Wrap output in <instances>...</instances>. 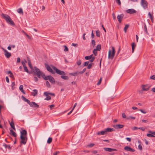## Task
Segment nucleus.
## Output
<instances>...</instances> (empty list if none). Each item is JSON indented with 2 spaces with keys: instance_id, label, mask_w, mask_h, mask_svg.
I'll return each instance as SVG.
<instances>
[{
  "instance_id": "obj_45",
  "label": "nucleus",
  "mask_w": 155,
  "mask_h": 155,
  "mask_svg": "<svg viewBox=\"0 0 155 155\" xmlns=\"http://www.w3.org/2000/svg\"><path fill=\"white\" fill-rule=\"evenodd\" d=\"M26 62H27V61L25 60V61H21V63L22 64L23 67L26 66L25 63H26Z\"/></svg>"
},
{
  "instance_id": "obj_62",
  "label": "nucleus",
  "mask_w": 155,
  "mask_h": 155,
  "mask_svg": "<svg viewBox=\"0 0 155 155\" xmlns=\"http://www.w3.org/2000/svg\"><path fill=\"white\" fill-rule=\"evenodd\" d=\"M138 148L140 150H142V147L140 144H139L138 146Z\"/></svg>"
},
{
  "instance_id": "obj_21",
  "label": "nucleus",
  "mask_w": 155,
  "mask_h": 155,
  "mask_svg": "<svg viewBox=\"0 0 155 155\" xmlns=\"http://www.w3.org/2000/svg\"><path fill=\"white\" fill-rule=\"evenodd\" d=\"M131 45L132 46V52L133 53L134 51V49L135 48L136 45L134 42L132 43Z\"/></svg>"
},
{
  "instance_id": "obj_1",
  "label": "nucleus",
  "mask_w": 155,
  "mask_h": 155,
  "mask_svg": "<svg viewBox=\"0 0 155 155\" xmlns=\"http://www.w3.org/2000/svg\"><path fill=\"white\" fill-rule=\"evenodd\" d=\"M20 145L21 146L22 144L25 145L28 140L27 137V132L25 130H22L20 132Z\"/></svg>"
},
{
  "instance_id": "obj_27",
  "label": "nucleus",
  "mask_w": 155,
  "mask_h": 155,
  "mask_svg": "<svg viewBox=\"0 0 155 155\" xmlns=\"http://www.w3.org/2000/svg\"><path fill=\"white\" fill-rule=\"evenodd\" d=\"M115 130L114 128H107V132H111L112 131H115Z\"/></svg>"
},
{
  "instance_id": "obj_55",
  "label": "nucleus",
  "mask_w": 155,
  "mask_h": 155,
  "mask_svg": "<svg viewBox=\"0 0 155 155\" xmlns=\"http://www.w3.org/2000/svg\"><path fill=\"white\" fill-rule=\"evenodd\" d=\"M108 88L109 89H110L112 87V85H111L110 84H108Z\"/></svg>"
},
{
  "instance_id": "obj_44",
  "label": "nucleus",
  "mask_w": 155,
  "mask_h": 155,
  "mask_svg": "<svg viewBox=\"0 0 155 155\" xmlns=\"http://www.w3.org/2000/svg\"><path fill=\"white\" fill-rule=\"evenodd\" d=\"M64 51H68V49L66 45H64Z\"/></svg>"
},
{
  "instance_id": "obj_54",
  "label": "nucleus",
  "mask_w": 155,
  "mask_h": 155,
  "mask_svg": "<svg viewBox=\"0 0 155 155\" xmlns=\"http://www.w3.org/2000/svg\"><path fill=\"white\" fill-rule=\"evenodd\" d=\"M101 80H102V78H101L100 80H99V81L98 82V83L97 84V85H99L101 84Z\"/></svg>"
},
{
  "instance_id": "obj_6",
  "label": "nucleus",
  "mask_w": 155,
  "mask_h": 155,
  "mask_svg": "<svg viewBox=\"0 0 155 155\" xmlns=\"http://www.w3.org/2000/svg\"><path fill=\"white\" fill-rule=\"evenodd\" d=\"M141 5L144 9H147L148 7V3L146 0H141L140 2Z\"/></svg>"
},
{
  "instance_id": "obj_34",
  "label": "nucleus",
  "mask_w": 155,
  "mask_h": 155,
  "mask_svg": "<svg viewBox=\"0 0 155 155\" xmlns=\"http://www.w3.org/2000/svg\"><path fill=\"white\" fill-rule=\"evenodd\" d=\"M135 119V117L132 116H128L127 117V120H131V119L134 120Z\"/></svg>"
},
{
  "instance_id": "obj_32",
  "label": "nucleus",
  "mask_w": 155,
  "mask_h": 155,
  "mask_svg": "<svg viewBox=\"0 0 155 155\" xmlns=\"http://www.w3.org/2000/svg\"><path fill=\"white\" fill-rule=\"evenodd\" d=\"M147 136L148 137H155V136L154 135H153V134H152L150 133L147 134Z\"/></svg>"
},
{
  "instance_id": "obj_60",
  "label": "nucleus",
  "mask_w": 155,
  "mask_h": 155,
  "mask_svg": "<svg viewBox=\"0 0 155 155\" xmlns=\"http://www.w3.org/2000/svg\"><path fill=\"white\" fill-rule=\"evenodd\" d=\"M150 78L153 80H155V75H153L150 77Z\"/></svg>"
},
{
  "instance_id": "obj_25",
  "label": "nucleus",
  "mask_w": 155,
  "mask_h": 155,
  "mask_svg": "<svg viewBox=\"0 0 155 155\" xmlns=\"http://www.w3.org/2000/svg\"><path fill=\"white\" fill-rule=\"evenodd\" d=\"M34 92H32V95L34 96H35L37 94L38 91L36 89H34L33 90Z\"/></svg>"
},
{
  "instance_id": "obj_17",
  "label": "nucleus",
  "mask_w": 155,
  "mask_h": 155,
  "mask_svg": "<svg viewBox=\"0 0 155 155\" xmlns=\"http://www.w3.org/2000/svg\"><path fill=\"white\" fill-rule=\"evenodd\" d=\"M153 13L152 12V14H151L150 12H149L148 14V16L150 18L151 20V21L153 23L154 21V18L153 15Z\"/></svg>"
},
{
  "instance_id": "obj_28",
  "label": "nucleus",
  "mask_w": 155,
  "mask_h": 155,
  "mask_svg": "<svg viewBox=\"0 0 155 155\" xmlns=\"http://www.w3.org/2000/svg\"><path fill=\"white\" fill-rule=\"evenodd\" d=\"M49 75L47 76H45L44 74H43L41 76L43 78H44L45 80H48V78H49Z\"/></svg>"
},
{
  "instance_id": "obj_37",
  "label": "nucleus",
  "mask_w": 155,
  "mask_h": 155,
  "mask_svg": "<svg viewBox=\"0 0 155 155\" xmlns=\"http://www.w3.org/2000/svg\"><path fill=\"white\" fill-rule=\"evenodd\" d=\"M129 26V25H125V26L124 28V30L125 32H126L127 31V30Z\"/></svg>"
},
{
  "instance_id": "obj_39",
  "label": "nucleus",
  "mask_w": 155,
  "mask_h": 155,
  "mask_svg": "<svg viewBox=\"0 0 155 155\" xmlns=\"http://www.w3.org/2000/svg\"><path fill=\"white\" fill-rule=\"evenodd\" d=\"M61 78L64 80H68V77L67 76H61Z\"/></svg>"
},
{
  "instance_id": "obj_22",
  "label": "nucleus",
  "mask_w": 155,
  "mask_h": 155,
  "mask_svg": "<svg viewBox=\"0 0 155 155\" xmlns=\"http://www.w3.org/2000/svg\"><path fill=\"white\" fill-rule=\"evenodd\" d=\"M19 89L21 92H22L24 94H25L23 90V86L22 85H21L19 87Z\"/></svg>"
},
{
  "instance_id": "obj_58",
  "label": "nucleus",
  "mask_w": 155,
  "mask_h": 155,
  "mask_svg": "<svg viewBox=\"0 0 155 155\" xmlns=\"http://www.w3.org/2000/svg\"><path fill=\"white\" fill-rule=\"evenodd\" d=\"M94 143H91L88 145H87V147H92L94 146Z\"/></svg>"
},
{
  "instance_id": "obj_48",
  "label": "nucleus",
  "mask_w": 155,
  "mask_h": 155,
  "mask_svg": "<svg viewBox=\"0 0 155 155\" xmlns=\"http://www.w3.org/2000/svg\"><path fill=\"white\" fill-rule=\"evenodd\" d=\"M81 63V60H78L77 63V64L78 65H80Z\"/></svg>"
},
{
  "instance_id": "obj_31",
  "label": "nucleus",
  "mask_w": 155,
  "mask_h": 155,
  "mask_svg": "<svg viewBox=\"0 0 155 155\" xmlns=\"http://www.w3.org/2000/svg\"><path fill=\"white\" fill-rule=\"evenodd\" d=\"M117 150L116 149H113L112 148H107V151H109L110 152H112L114 151H116Z\"/></svg>"
},
{
  "instance_id": "obj_56",
  "label": "nucleus",
  "mask_w": 155,
  "mask_h": 155,
  "mask_svg": "<svg viewBox=\"0 0 155 155\" xmlns=\"http://www.w3.org/2000/svg\"><path fill=\"white\" fill-rule=\"evenodd\" d=\"M122 117L123 118H126V116L124 113H123L122 114Z\"/></svg>"
},
{
  "instance_id": "obj_35",
  "label": "nucleus",
  "mask_w": 155,
  "mask_h": 155,
  "mask_svg": "<svg viewBox=\"0 0 155 155\" xmlns=\"http://www.w3.org/2000/svg\"><path fill=\"white\" fill-rule=\"evenodd\" d=\"M96 34L97 36L100 37V31L99 30H97L96 31Z\"/></svg>"
},
{
  "instance_id": "obj_13",
  "label": "nucleus",
  "mask_w": 155,
  "mask_h": 155,
  "mask_svg": "<svg viewBox=\"0 0 155 155\" xmlns=\"http://www.w3.org/2000/svg\"><path fill=\"white\" fill-rule=\"evenodd\" d=\"M124 149L127 151H129L130 152H134L135 150L133 148H131L130 147L128 146H126L124 148Z\"/></svg>"
},
{
  "instance_id": "obj_46",
  "label": "nucleus",
  "mask_w": 155,
  "mask_h": 155,
  "mask_svg": "<svg viewBox=\"0 0 155 155\" xmlns=\"http://www.w3.org/2000/svg\"><path fill=\"white\" fill-rule=\"evenodd\" d=\"M25 102H27L28 103V104L30 105H31V102H30V101L29 100H28V99H27L25 101Z\"/></svg>"
},
{
  "instance_id": "obj_29",
  "label": "nucleus",
  "mask_w": 155,
  "mask_h": 155,
  "mask_svg": "<svg viewBox=\"0 0 155 155\" xmlns=\"http://www.w3.org/2000/svg\"><path fill=\"white\" fill-rule=\"evenodd\" d=\"M79 72H76L72 73L70 74L71 75L75 76L79 74Z\"/></svg>"
},
{
  "instance_id": "obj_63",
  "label": "nucleus",
  "mask_w": 155,
  "mask_h": 155,
  "mask_svg": "<svg viewBox=\"0 0 155 155\" xmlns=\"http://www.w3.org/2000/svg\"><path fill=\"white\" fill-rule=\"evenodd\" d=\"M112 17L113 18V19L114 20H115L116 19V16H115V14L114 13H113L112 14Z\"/></svg>"
},
{
  "instance_id": "obj_51",
  "label": "nucleus",
  "mask_w": 155,
  "mask_h": 155,
  "mask_svg": "<svg viewBox=\"0 0 155 155\" xmlns=\"http://www.w3.org/2000/svg\"><path fill=\"white\" fill-rule=\"evenodd\" d=\"M116 2L119 5H121V2L120 0H115Z\"/></svg>"
},
{
  "instance_id": "obj_16",
  "label": "nucleus",
  "mask_w": 155,
  "mask_h": 155,
  "mask_svg": "<svg viewBox=\"0 0 155 155\" xmlns=\"http://www.w3.org/2000/svg\"><path fill=\"white\" fill-rule=\"evenodd\" d=\"M49 77L48 80L49 81L53 84H54L55 83V81L54 78L50 75H49Z\"/></svg>"
},
{
  "instance_id": "obj_47",
  "label": "nucleus",
  "mask_w": 155,
  "mask_h": 155,
  "mask_svg": "<svg viewBox=\"0 0 155 155\" xmlns=\"http://www.w3.org/2000/svg\"><path fill=\"white\" fill-rule=\"evenodd\" d=\"M15 85V82H13L12 84V90H13L14 89V87Z\"/></svg>"
},
{
  "instance_id": "obj_7",
  "label": "nucleus",
  "mask_w": 155,
  "mask_h": 155,
  "mask_svg": "<svg viewBox=\"0 0 155 155\" xmlns=\"http://www.w3.org/2000/svg\"><path fill=\"white\" fill-rule=\"evenodd\" d=\"M143 91H148L151 87L150 85L148 84L142 85L141 86Z\"/></svg>"
},
{
  "instance_id": "obj_15",
  "label": "nucleus",
  "mask_w": 155,
  "mask_h": 155,
  "mask_svg": "<svg viewBox=\"0 0 155 155\" xmlns=\"http://www.w3.org/2000/svg\"><path fill=\"white\" fill-rule=\"evenodd\" d=\"M12 121L11 122H10L9 121V124L11 127L15 130H16L15 128V124L13 122V119H12Z\"/></svg>"
},
{
  "instance_id": "obj_42",
  "label": "nucleus",
  "mask_w": 155,
  "mask_h": 155,
  "mask_svg": "<svg viewBox=\"0 0 155 155\" xmlns=\"http://www.w3.org/2000/svg\"><path fill=\"white\" fill-rule=\"evenodd\" d=\"M46 86L48 87H50V84L49 83L48 81H46Z\"/></svg>"
},
{
  "instance_id": "obj_61",
  "label": "nucleus",
  "mask_w": 155,
  "mask_h": 155,
  "mask_svg": "<svg viewBox=\"0 0 155 155\" xmlns=\"http://www.w3.org/2000/svg\"><path fill=\"white\" fill-rule=\"evenodd\" d=\"M4 108V106L0 105V113H1V109Z\"/></svg>"
},
{
  "instance_id": "obj_26",
  "label": "nucleus",
  "mask_w": 155,
  "mask_h": 155,
  "mask_svg": "<svg viewBox=\"0 0 155 155\" xmlns=\"http://www.w3.org/2000/svg\"><path fill=\"white\" fill-rule=\"evenodd\" d=\"M3 146H4L5 148H8L9 150L11 149L10 146L9 145H7L5 143H4L3 144Z\"/></svg>"
},
{
  "instance_id": "obj_43",
  "label": "nucleus",
  "mask_w": 155,
  "mask_h": 155,
  "mask_svg": "<svg viewBox=\"0 0 155 155\" xmlns=\"http://www.w3.org/2000/svg\"><path fill=\"white\" fill-rule=\"evenodd\" d=\"M89 61H86L84 63V66H88L89 63Z\"/></svg>"
},
{
  "instance_id": "obj_33",
  "label": "nucleus",
  "mask_w": 155,
  "mask_h": 155,
  "mask_svg": "<svg viewBox=\"0 0 155 155\" xmlns=\"http://www.w3.org/2000/svg\"><path fill=\"white\" fill-rule=\"evenodd\" d=\"M96 50L100 51L101 49V45H98L97 46L96 48L95 49Z\"/></svg>"
},
{
  "instance_id": "obj_14",
  "label": "nucleus",
  "mask_w": 155,
  "mask_h": 155,
  "mask_svg": "<svg viewBox=\"0 0 155 155\" xmlns=\"http://www.w3.org/2000/svg\"><path fill=\"white\" fill-rule=\"evenodd\" d=\"M44 94L46 96V97L45 98V100H48L51 99V97L48 96V95L49 94V93L48 92H45L44 93Z\"/></svg>"
},
{
  "instance_id": "obj_53",
  "label": "nucleus",
  "mask_w": 155,
  "mask_h": 155,
  "mask_svg": "<svg viewBox=\"0 0 155 155\" xmlns=\"http://www.w3.org/2000/svg\"><path fill=\"white\" fill-rule=\"evenodd\" d=\"M24 68L25 71L27 73H28V71L27 67L26 66H25L24 67Z\"/></svg>"
},
{
  "instance_id": "obj_23",
  "label": "nucleus",
  "mask_w": 155,
  "mask_h": 155,
  "mask_svg": "<svg viewBox=\"0 0 155 155\" xmlns=\"http://www.w3.org/2000/svg\"><path fill=\"white\" fill-rule=\"evenodd\" d=\"M27 59L28 61V66L31 69H32L33 68V67L31 63L30 60L29 58L28 57H27Z\"/></svg>"
},
{
  "instance_id": "obj_5",
  "label": "nucleus",
  "mask_w": 155,
  "mask_h": 155,
  "mask_svg": "<svg viewBox=\"0 0 155 155\" xmlns=\"http://www.w3.org/2000/svg\"><path fill=\"white\" fill-rule=\"evenodd\" d=\"M52 68L54 69V70L56 72L60 75H65V73L63 71H61L58 69H57L56 67L54 66H52Z\"/></svg>"
},
{
  "instance_id": "obj_18",
  "label": "nucleus",
  "mask_w": 155,
  "mask_h": 155,
  "mask_svg": "<svg viewBox=\"0 0 155 155\" xmlns=\"http://www.w3.org/2000/svg\"><path fill=\"white\" fill-rule=\"evenodd\" d=\"M10 135H12V136L15 137H17V134L13 130H12V129H11L10 130Z\"/></svg>"
},
{
  "instance_id": "obj_38",
  "label": "nucleus",
  "mask_w": 155,
  "mask_h": 155,
  "mask_svg": "<svg viewBox=\"0 0 155 155\" xmlns=\"http://www.w3.org/2000/svg\"><path fill=\"white\" fill-rule=\"evenodd\" d=\"M52 141V138L51 137H49L47 140V143L48 144L50 143Z\"/></svg>"
},
{
  "instance_id": "obj_52",
  "label": "nucleus",
  "mask_w": 155,
  "mask_h": 155,
  "mask_svg": "<svg viewBox=\"0 0 155 155\" xmlns=\"http://www.w3.org/2000/svg\"><path fill=\"white\" fill-rule=\"evenodd\" d=\"M139 111H140L143 114H146L147 113V112L144 110H143L142 109H140L139 110Z\"/></svg>"
},
{
  "instance_id": "obj_19",
  "label": "nucleus",
  "mask_w": 155,
  "mask_h": 155,
  "mask_svg": "<svg viewBox=\"0 0 155 155\" xmlns=\"http://www.w3.org/2000/svg\"><path fill=\"white\" fill-rule=\"evenodd\" d=\"M31 105L30 106L31 107H33L38 108L39 107V105L34 102H32L31 103Z\"/></svg>"
},
{
  "instance_id": "obj_12",
  "label": "nucleus",
  "mask_w": 155,
  "mask_h": 155,
  "mask_svg": "<svg viewBox=\"0 0 155 155\" xmlns=\"http://www.w3.org/2000/svg\"><path fill=\"white\" fill-rule=\"evenodd\" d=\"M124 16V15L123 14H121L120 15H118L117 18V20L120 23H121L122 21V19Z\"/></svg>"
},
{
  "instance_id": "obj_10",
  "label": "nucleus",
  "mask_w": 155,
  "mask_h": 155,
  "mask_svg": "<svg viewBox=\"0 0 155 155\" xmlns=\"http://www.w3.org/2000/svg\"><path fill=\"white\" fill-rule=\"evenodd\" d=\"M126 12L127 13L130 14H133L137 12V11L134 9H128L127 10Z\"/></svg>"
},
{
  "instance_id": "obj_30",
  "label": "nucleus",
  "mask_w": 155,
  "mask_h": 155,
  "mask_svg": "<svg viewBox=\"0 0 155 155\" xmlns=\"http://www.w3.org/2000/svg\"><path fill=\"white\" fill-rule=\"evenodd\" d=\"M92 55H93L92 54L90 56H85V58L86 60L90 59L93 57H92Z\"/></svg>"
},
{
  "instance_id": "obj_64",
  "label": "nucleus",
  "mask_w": 155,
  "mask_h": 155,
  "mask_svg": "<svg viewBox=\"0 0 155 155\" xmlns=\"http://www.w3.org/2000/svg\"><path fill=\"white\" fill-rule=\"evenodd\" d=\"M34 80L35 81H38V78L36 77H34Z\"/></svg>"
},
{
  "instance_id": "obj_24",
  "label": "nucleus",
  "mask_w": 155,
  "mask_h": 155,
  "mask_svg": "<svg viewBox=\"0 0 155 155\" xmlns=\"http://www.w3.org/2000/svg\"><path fill=\"white\" fill-rule=\"evenodd\" d=\"M17 12L18 13L20 14H22V15L23 14V10L21 8H19L17 10Z\"/></svg>"
},
{
  "instance_id": "obj_20",
  "label": "nucleus",
  "mask_w": 155,
  "mask_h": 155,
  "mask_svg": "<svg viewBox=\"0 0 155 155\" xmlns=\"http://www.w3.org/2000/svg\"><path fill=\"white\" fill-rule=\"evenodd\" d=\"M107 134V129H105L104 130L102 131L97 133L98 135H104Z\"/></svg>"
},
{
  "instance_id": "obj_2",
  "label": "nucleus",
  "mask_w": 155,
  "mask_h": 155,
  "mask_svg": "<svg viewBox=\"0 0 155 155\" xmlns=\"http://www.w3.org/2000/svg\"><path fill=\"white\" fill-rule=\"evenodd\" d=\"M1 15L2 17L4 18L8 23L12 25H15V23L9 15L4 14H2Z\"/></svg>"
},
{
  "instance_id": "obj_4",
  "label": "nucleus",
  "mask_w": 155,
  "mask_h": 155,
  "mask_svg": "<svg viewBox=\"0 0 155 155\" xmlns=\"http://www.w3.org/2000/svg\"><path fill=\"white\" fill-rule=\"evenodd\" d=\"M34 68L35 71V72L36 74L38 77L40 78L44 73L37 68L35 67Z\"/></svg>"
},
{
  "instance_id": "obj_50",
  "label": "nucleus",
  "mask_w": 155,
  "mask_h": 155,
  "mask_svg": "<svg viewBox=\"0 0 155 155\" xmlns=\"http://www.w3.org/2000/svg\"><path fill=\"white\" fill-rule=\"evenodd\" d=\"M95 57H93L89 61L91 62H92L94 60Z\"/></svg>"
},
{
  "instance_id": "obj_11",
  "label": "nucleus",
  "mask_w": 155,
  "mask_h": 155,
  "mask_svg": "<svg viewBox=\"0 0 155 155\" xmlns=\"http://www.w3.org/2000/svg\"><path fill=\"white\" fill-rule=\"evenodd\" d=\"M113 127L115 129H120L123 127H124V126L123 125L119 124L114 125H113Z\"/></svg>"
},
{
  "instance_id": "obj_9",
  "label": "nucleus",
  "mask_w": 155,
  "mask_h": 155,
  "mask_svg": "<svg viewBox=\"0 0 155 155\" xmlns=\"http://www.w3.org/2000/svg\"><path fill=\"white\" fill-rule=\"evenodd\" d=\"M2 49L4 51L5 55L7 58H9L11 56V54L10 53L8 52L6 50L3 48Z\"/></svg>"
},
{
  "instance_id": "obj_59",
  "label": "nucleus",
  "mask_w": 155,
  "mask_h": 155,
  "mask_svg": "<svg viewBox=\"0 0 155 155\" xmlns=\"http://www.w3.org/2000/svg\"><path fill=\"white\" fill-rule=\"evenodd\" d=\"M91 43L94 46L95 44V41L94 40H93L91 41Z\"/></svg>"
},
{
  "instance_id": "obj_8",
  "label": "nucleus",
  "mask_w": 155,
  "mask_h": 155,
  "mask_svg": "<svg viewBox=\"0 0 155 155\" xmlns=\"http://www.w3.org/2000/svg\"><path fill=\"white\" fill-rule=\"evenodd\" d=\"M45 65L46 68L48 71L51 72L52 74H54L55 72L52 69V68L48 64H45Z\"/></svg>"
},
{
  "instance_id": "obj_3",
  "label": "nucleus",
  "mask_w": 155,
  "mask_h": 155,
  "mask_svg": "<svg viewBox=\"0 0 155 155\" xmlns=\"http://www.w3.org/2000/svg\"><path fill=\"white\" fill-rule=\"evenodd\" d=\"M115 52L114 48L112 47V51L110 50H109L108 58L111 59H113L115 54Z\"/></svg>"
},
{
  "instance_id": "obj_49",
  "label": "nucleus",
  "mask_w": 155,
  "mask_h": 155,
  "mask_svg": "<svg viewBox=\"0 0 155 155\" xmlns=\"http://www.w3.org/2000/svg\"><path fill=\"white\" fill-rule=\"evenodd\" d=\"M86 68H84L82 71H81L80 72H79L80 74H83V73H84L86 71Z\"/></svg>"
},
{
  "instance_id": "obj_40",
  "label": "nucleus",
  "mask_w": 155,
  "mask_h": 155,
  "mask_svg": "<svg viewBox=\"0 0 155 155\" xmlns=\"http://www.w3.org/2000/svg\"><path fill=\"white\" fill-rule=\"evenodd\" d=\"M93 65H94L93 63H91L88 64L87 68L89 69L91 68Z\"/></svg>"
},
{
  "instance_id": "obj_36",
  "label": "nucleus",
  "mask_w": 155,
  "mask_h": 155,
  "mask_svg": "<svg viewBox=\"0 0 155 155\" xmlns=\"http://www.w3.org/2000/svg\"><path fill=\"white\" fill-rule=\"evenodd\" d=\"M144 30L145 31L146 33L148 35L149 34L148 33V32H147V26L145 24H144Z\"/></svg>"
},
{
  "instance_id": "obj_57",
  "label": "nucleus",
  "mask_w": 155,
  "mask_h": 155,
  "mask_svg": "<svg viewBox=\"0 0 155 155\" xmlns=\"http://www.w3.org/2000/svg\"><path fill=\"white\" fill-rule=\"evenodd\" d=\"M148 132L149 133L153 134V135H155V132H153L151 130H149Z\"/></svg>"
},
{
  "instance_id": "obj_41",
  "label": "nucleus",
  "mask_w": 155,
  "mask_h": 155,
  "mask_svg": "<svg viewBox=\"0 0 155 155\" xmlns=\"http://www.w3.org/2000/svg\"><path fill=\"white\" fill-rule=\"evenodd\" d=\"M97 50H96V49H94L93 51V53L96 56L97 54Z\"/></svg>"
}]
</instances>
